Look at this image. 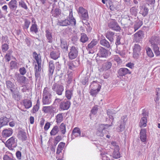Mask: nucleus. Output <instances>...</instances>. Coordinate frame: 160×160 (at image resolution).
Here are the masks:
<instances>
[{"mask_svg": "<svg viewBox=\"0 0 160 160\" xmlns=\"http://www.w3.org/2000/svg\"><path fill=\"white\" fill-rule=\"evenodd\" d=\"M127 120V116H124L121 117V119L118 122L116 129L118 132L123 131L125 128L126 122Z\"/></svg>", "mask_w": 160, "mask_h": 160, "instance_id": "1", "label": "nucleus"}, {"mask_svg": "<svg viewBox=\"0 0 160 160\" xmlns=\"http://www.w3.org/2000/svg\"><path fill=\"white\" fill-rule=\"evenodd\" d=\"M148 116L146 111L144 109L142 110V113L140 115L141 119L139 123V126L141 127H144L146 126Z\"/></svg>", "mask_w": 160, "mask_h": 160, "instance_id": "2", "label": "nucleus"}, {"mask_svg": "<svg viewBox=\"0 0 160 160\" xmlns=\"http://www.w3.org/2000/svg\"><path fill=\"white\" fill-rule=\"evenodd\" d=\"M52 89L57 94L60 96L62 94L64 91V87L61 84L55 83L52 86Z\"/></svg>", "mask_w": 160, "mask_h": 160, "instance_id": "3", "label": "nucleus"}, {"mask_svg": "<svg viewBox=\"0 0 160 160\" xmlns=\"http://www.w3.org/2000/svg\"><path fill=\"white\" fill-rule=\"evenodd\" d=\"M112 124V122L110 125H108V124H101L100 125L97 129L96 132L97 135L100 137L103 136L104 134V131H105V128L111 126Z\"/></svg>", "mask_w": 160, "mask_h": 160, "instance_id": "4", "label": "nucleus"}, {"mask_svg": "<svg viewBox=\"0 0 160 160\" xmlns=\"http://www.w3.org/2000/svg\"><path fill=\"white\" fill-rule=\"evenodd\" d=\"M78 12V14L80 15L82 20H86L88 18V15L87 10L82 7H79Z\"/></svg>", "mask_w": 160, "mask_h": 160, "instance_id": "5", "label": "nucleus"}, {"mask_svg": "<svg viewBox=\"0 0 160 160\" xmlns=\"http://www.w3.org/2000/svg\"><path fill=\"white\" fill-rule=\"evenodd\" d=\"M98 43V41L96 39H93L86 47L87 50L88 51V53H93L94 52V48Z\"/></svg>", "mask_w": 160, "mask_h": 160, "instance_id": "6", "label": "nucleus"}, {"mask_svg": "<svg viewBox=\"0 0 160 160\" xmlns=\"http://www.w3.org/2000/svg\"><path fill=\"white\" fill-rule=\"evenodd\" d=\"M78 54V48L73 46L71 47L70 49V51L68 53V56L70 59H73L77 57Z\"/></svg>", "mask_w": 160, "mask_h": 160, "instance_id": "7", "label": "nucleus"}, {"mask_svg": "<svg viewBox=\"0 0 160 160\" xmlns=\"http://www.w3.org/2000/svg\"><path fill=\"white\" fill-rule=\"evenodd\" d=\"M108 51L103 47L100 46L97 55L102 58H106L108 56Z\"/></svg>", "mask_w": 160, "mask_h": 160, "instance_id": "8", "label": "nucleus"}, {"mask_svg": "<svg viewBox=\"0 0 160 160\" xmlns=\"http://www.w3.org/2000/svg\"><path fill=\"white\" fill-rule=\"evenodd\" d=\"M141 48L140 45L135 44L133 49V56L135 59H137L140 54Z\"/></svg>", "mask_w": 160, "mask_h": 160, "instance_id": "9", "label": "nucleus"}, {"mask_svg": "<svg viewBox=\"0 0 160 160\" xmlns=\"http://www.w3.org/2000/svg\"><path fill=\"white\" fill-rule=\"evenodd\" d=\"M71 105L70 102L68 100L65 99L61 102L59 105V108L61 110H64L68 109Z\"/></svg>", "mask_w": 160, "mask_h": 160, "instance_id": "10", "label": "nucleus"}, {"mask_svg": "<svg viewBox=\"0 0 160 160\" xmlns=\"http://www.w3.org/2000/svg\"><path fill=\"white\" fill-rule=\"evenodd\" d=\"M136 16H130L129 17L128 16V19H125L124 21V25L126 27L130 26V25H132L136 20Z\"/></svg>", "mask_w": 160, "mask_h": 160, "instance_id": "11", "label": "nucleus"}, {"mask_svg": "<svg viewBox=\"0 0 160 160\" xmlns=\"http://www.w3.org/2000/svg\"><path fill=\"white\" fill-rule=\"evenodd\" d=\"M109 28L114 30L119 31L121 28L118 23L115 21H112L109 22L108 24Z\"/></svg>", "mask_w": 160, "mask_h": 160, "instance_id": "12", "label": "nucleus"}, {"mask_svg": "<svg viewBox=\"0 0 160 160\" xmlns=\"http://www.w3.org/2000/svg\"><path fill=\"white\" fill-rule=\"evenodd\" d=\"M144 35L142 31H139L134 34V41L137 42H138L144 37Z\"/></svg>", "mask_w": 160, "mask_h": 160, "instance_id": "13", "label": "nucleus"}, {"mask_svg": "<svg viewBox=\"0 0 160 160\" xmlns=\"http://www.w3.org/2000/svg\"><path fill=\"white\" fill-rule=\"evenodd\" d=\"M15 138L13 137H11L6 142V145L9 149H12V148L15 147L14 145L15 143Z\"/></svg>", "mask_w": 160, "mask_h": 160, "instance_id": "14", "label": "nucleus"}, {"mask_svg": "<svg viewBox=\"0 0 160 160\" xmlns=\"http://www.w3.org/2000/svg\"><path fill=\"white\" fill-rule=\"evenodd\" d=\"M13 130L12 128H9L3 130L2 132V136L3 138H7L11 136L12 134Z\"/></svg>", "mask_w": 160, "mask_h": 160, "instance_id": "15", "label": "nucleus"}, {"mask_svg": "<svg viewBox=\"0 0 160 160\" xmlns=\"http://www.w3.org/2000/svg\"><path fill=\"white\" fill-rule=\"evenodd\" d=\"M81 132L79 128H75L72 130L71 138L72 139L81 136Z\"/></svg>", "mask_w": 160, "mask_h": 160, "instance_id": "16", "label": "nucleus"}, {"mask_svg": "<svg viewBox=\"0 0 160 160\" xmlns=\"http://www.w3.org/2000/svg\"><path fill=\"white\" fill-rule=\"evenodd\" d=\"M146 131L145 129H142L140 132V138L141 141L144 143L146 142L147 140Z\"/></svg>", "mask_w": 160, "mask_h": 160, "instance_id": "17", "label": "nucleus"}, {"mask_svg": "<svg viewBox=\"0 0 160 160\" xmlns=\"http://www.w3.org/2000/svg\"><path fill=\"white\" fill-rule=\"evenodd\" d=\"M118 73L119 76H123L127 74H130L131 72L127 68H121L119 69Z\"/></svg>", "mask_w": 160, "mask_h": 160, "instance_id": "18", "label": "nucleus"}, {"mask_svg": "<svg viewBox=\"0 0 160 160\" xmlns=\"http://www.w3.org/2000/svg\"><path fill=\"white\" fill-rule=\"evenodd\" d=\"M16 77L17 81L20 83H26V82L28 80L25 77L21 75L19 73L16 74Z\"/></svg>", "mask_w": 160, "mask_h": 160, "instance_id": "19", "label": "nucleus"}, {"mask_svg": "<svg viewBox=\"0 0 160 160\" xmlns=\"http://www.w3.org/2000/svg\"><path fill=\"white\" fill-rule=\"evenodd\" d=\"M17 1L16 0H11L8 3L9 8L12 11H15L17 7Z\"/></svg>", "mask_w": 160, "mask_h": 160, "instance_id": "20", "label": "nucleus"}, {"mask_svg": "<svg viewBox=\"0 0 160 160\" xmlns=\"http://www.w3.org/2000/svg\"><path fill=\"white\" fill-rule=\"evenodd\" d=\"M5 37H4V38H2L3 40L2 41L1 48L2 51L3 52H5L9 48L8 45L7 43V42H8V40L7 39L4 41L3 39V38L5 39Z\"/></svg>", "mask_w": 160, "mask_h": 160, "instance_id": "21", "label": "nucleus"}, {"mask_svg": "<svg viewBox=\"0 0 160 160\" xmlns=\"http://www.w3.org/2000/svg\"><path fill=\"white\" fill-rule=\"evenodd\" d=\"M55 69V67L54 64V62L52 60H51L49 62L48 71L49 72V77H51L53 74Z\"/></svg>", "mask_w": 160, "mask_h": 160, "instance_id": "22", "label": "nucleus"}, {"mask_svg": "<svg viewBox=\"0 0 160 160\" xmlns=\"http://www.w3.org/2000/svg\"><path fill=\"white\" fill-rule=\"evenodd\" d=\"M115 33L111 31H108L105 33V36L111 42H113Z\"/></svg>", "mask_w": 160, "mask_h": 160, "instance_id": "23", "label": "nucleus"}, {"mask_svg": "<svg viewBox=\"0 0 160 160\" xmlns=\"http://www.w3.org/2000/svg\"><path fill=\"white\" fill-rule=\"evenodd\" d=\"M54 109L52 106H44L42 108V111L45 113H51L53 112Z\"/></svg>", "mask_w": 160, "mask_h": 160, "instance_id": "24", "label": "nucleus"}, {"mask_svg": "<svg viewBox=\"0 0 160 160\" xmlns=\"http://www.w3.org/2000/svg\"><path fill=\"white\" fill-rule=\"evenodd\" d=\"M45 36L48 40V42L50 43H52L53 42V38L52 33L49 30L47 29L45 31Z\"/></svg>", "mask_w": 160, "mask_h": 160, "instance_id": "25", "label": "nucleus"}, {"mask_svg": "<svg viewBox=\"0 0 160 160\" xmlns=\"http://www.w3.org/2000/svg\"><path fill=\"white\" fill-rule=\"evenodd\" d=\"M100 43L107 48H111L110 43L105 38H101L100 41Z\"/></svg>", "mask_w": 160, "mask_h": 160, "instance_id": "26", "label": "nucleus"}, {"mask_svg": "<svg viewBox=\"0 0 160 160\" xmlns=\"http://www.w3.org/2000/svg\"><path fill=\"white\" fill-rule=\"evenodd\" d=\"M9 122V118L6 117H2L0 118V129L3 126L7 125Z\"/></svg>", "mask_w": 160, "mask_h": 160, "instance_id": "27", "label": "nucleus"}, {"mask_svg": "<svg viewBox=\"0 0 160 160\" xmlns=\"http://www.w3.org/2000/svg\"><path fill=\"white\" fill-rule=\"evenodd\" d=\"M11 92L12 93V97L14 99L17 101H18L21 99L22 96L20 94L19 92L18 91H15L13 90Z\"/></svg>", "mask_w": 160, "mask_h": 160, "instance_id": "28", "label": "nucleus"}, {"mask_svg": "<svg viewBox=\"0 0 160 160\" xmlns=\"http://www.w3.org/2000/svg\"><path fill=\"white\" fill-rule=\"evenodd\" d=\"M61 48L65 51H67L68 48V44L66 40L63 38L60 39Z\"/></svg>", "mask_w": 160, "mask_h": 160, "instance_id": "29", "label": "nucleus"}, {"mask_svg": "<svg viewBox=\"0 0 160 160\" xmlns=\"http://www.w3.org/2000/svg\"><path fill=\"white\" fill-rule=\"evenodd\" d=\"M151 46L153 48L154 52L157 56H158L160 55V52L159 51V48L158 45L152 42H151Z\"/></svg>", "mask_w": 160, "mask_h": 160, "instance_id": "30", "label": "nucleus"}, {"mask_svg": "<svg viewBox=\"0 0 160 160\" xmlns=\"http://www.w3.org/2000/svg\"><path fill=\"white\" fill-rule=\"evenodd\" d=\"M73 89L71 88L70 89H66L65 91V97L68 100H70L73 95Z\"/></svg>", "mask_w": 160, "mask_h": 160, "instance_id": "31", "label": "nucleus"}, {"mask_svg": "<svg viewBox=\"0 0 160 160\" xmlns=\"http://www.w3.org/2000/svg\"><path fill=\"white\" fill-rule=\"evenodd\" d=\"M113 154V157L114 158H118L120 157L119 147L118 145H116Z\"/></svg>", "mask_w": 160, "mask_h": 160, "instance_id": "32", "label": "nucleus"}, {"mask_svg": "<svg viewBox=\"0 0 160 160\" xmlns=\"http://www.w3.org/2000/svg\"><path fill=\"white\" fill-rule=\"evenodd\" d=\"M135 22H136L134 25V31L138 29L142 24V21L139 20L138 17L136 18V20Z\"/></svg>", "mask_w": 160, "mask_h": 160, "instance_id": "33", "label": "nucleus"}, {"mask_svg": "<svg viewBox=\"0 0 160 160\" xmlns=\"http://www.w3.org/2000/svg\"><path fill=\"white\" fill-rule=\"evenodd\" d=\"M6 85L7 88L9 89L11 92H12L15 88V86L14 84L9 80L6 82Z\"/></svg>", "mask_w": 160, "mask_h": 160, "instance_id": "34", "label": "nucleus"}, {"mask_svg": "<svg viewBox=\"0 0 160 160\" xmlns=\"http://www.w3.org/2000/svg\"><path fill=\"white\" fill-rule=\"evenodd\" d=\"M32 56L36 60L37 63H41V56L40 54H38L36 52H34L32 53Z\"/></svg>", "mask_w": 160, "mask_h": 160, "instance_id": "35", "label": "nucleus"}, {"mask_svg": "<svg viewBox=\"0 0 160 160\" xmlns=\"http://www.w3.org/2000/svg\"><path fill=\"white\" fill-rule=\"evenodd\" d=\"M42 96V102L43 105L49 104L51 102V98L45 96Z\"/></svg>", "mask_w": 160, "mask_h": 160, "instance_id": "36", "label": "nucleus"}, {"mask_svg": "<svg viewBox=\"0 0 160 160\" xmlns=\"http://www.w3.org/2000/svg\"><path fill=\"white\" fill-rule=\"evenodd\" d=\"M112 66V63L110 62H107L104 63L102 66L103 70H107L110 69Z\"/></svg>", "mask_w": 160, "mask_h": 160, "instance_id": "37", "label": "nucleus"}, {"mask_svg": "<svg viewBox=\"0 0 160 160\" xmlns=\"http://www.w3.org/2000/svg\"><path fill=\"white\" fill-rule=\"evenodd\" d=\"M148 8L144 6L142 7L139 13L142 14L143 16L145 17L148 15Z\"/></svg>", "mask_w": 160, "mask_h": 160, "instance_id": "38", "label": "nucleus"}, {"mask_svg": "<svg viewBox=\"0 0 160 160\" xmlns=\"http://www.w3.org/2000/svg\"><path fill=\"white\" fill-rule=\"evenodd\" d=\"M23 103L26 108L28 109L32 106V102L29 100L24 99L23 100Z\"/></svg>", "mask_w": 160, "mask_h": 160, "instance_id": "39", "label": "nucleus"}, {"mask_svg": "<svg viewBox=\"0 0 160 160\" xmlns=\"http://www.w3.org/2000/svg\"><path fill=\"white\" fill-rule=\"evenodd\" d=\"M89 38L87 35L84 33H82L81 34V37L80 41L83 43H84L88 40Z\"/></svg>", "mask_w": 160, "mask_h": 160, "instance_id": "40", "label": "nucleus"}, {"mask_svg": "<svg viewBox=\"0 0 160 160\" xmlns=\"http://www.w3.org/2000/svg\"><path fill=\"white\" fill-rule=\"evenodd\" d=\"M42 96L51 98L52 94L50 92V89L49 88L47 87L44 88L43 91Z\"/></svg>", "mask_w": 160, "mask_h": 160, "instance_id": "41", "label": "nucleus"}, {"mask_svg": "<svg viewBox=\"0 0 160 160\" xmlns=\"http://www.w3.org/2000/svg\"><path fill=\"white\" fill-rule=\"evenodd\" d=\"M90 87L91 88H93L94 89H97V88L100 89L101 88L100 85L98 82L97 81H93L92 82Z\"/></svg>", "mask_w": 160, "mask_h": 160, "instance_id": "42", "label": "nucleus"}, {"mask_svg": "<svg viewBox=\"0 0 160 160\" xmlns=\"http://www.w3.org/2000/svg\"><path fill=\"white\" fill-rule=\"evenodd\" d=\"M30 31L31 32L37 33L38 32V29L37 25L35 23V22L32 25L30 28Z\"/></svg>", "mask_w": 160, "mask_h": 160, "instance_id": "43", "label": "nucleus"}, {"mask_svg": "<svg viewBox=\"0 0 160 160\" xmlns=\"http://www.w3.org/2000/svg\"><path fill=\"white\" fill-rule=\"evenodd\" d=\"M65 145V143L64 142H60L58 146L56 153L59 154L61 152Z\"/></svg>", "mask_w": 160, "mask_h": 160, "instance_id": "44", "label": "nucleus"}, {"mask_svg": "<svg viewBox=\"0 0 160 160\" xmlns=\"http://www.w3.org/2000/svg\"><path fill=\"white\" fill-rule=\"evenodd\" d=\"M58 23L60 25L62 26H67L70 25L71 23L70 21L67 19L59 21Z\"/></svg>", "mask_w": 160, "mask_h": 160, "instance_id": "45", "label": "nucleus"}, {"mask_svg": "<svg viewBox=\"0 0 160 160\" xmlns=\"http://www.w3.org/2000/svg\"><path fill=\"white\" fill-rule=\"evenodd\" d=\"M12 50H9L5 56V58L6 61L8 62L9 61L12 57Z\"/></svg>", "mask_w": 160, "mask_h": 160, "instance_id": "46", "label": "nucleus"}, {"mask_svg": "<svg viewBox=\"0 0 160 160\" xmlns=\"http://www.w3.org/2000/svg\"><path fill=\"white\" fill-rule=\"evenodd\" d=\"M62 114V113H59L56 116V122L57 124L60 123L63 120Z\"/></svg>", "mask_w": 160, "mask_h": 160, "instance_id": "47", "label": "nucleus"}, {"mask_svg": "<svg viewBox=\"0 0 160 160\" xmlns=\"http://www.w3.org/2000/svg\"><path fill=\"white\" fill-rule=\"evenodd\" d=\"M24 23L22 26L24 30H27L28 28L31 23L30 20L25 18L24 19Z\"/></svg>", "mask_w": 160, "mask_h": 160, "instance_id": "48", "label": "nucleus"}, {"mask_svg": "<svg viewBox=\"0 0 160 160\" xmlns=\"http://www.w3.org/2000/svg\"><path fill=\"white\" fill-rule=\"evenodd\" d=\"M68 17L71 23L73 24L74 25H75L76 24V21L75 19L73 17L72 11V10L71 9L69 10V14Z\"/></svg>", "mask_w": 160, "mask_h": 160, "instance_id": "49", "label": "nucleus"}, {"mask_svg": "<svg viewBox=\"0 0 160 160\" xmlns=\"http://www.w3.org/2000/svg\"><path fill=\"white\" fill-rule=\"evenodd\" d=\"M59 129L61 133L64 134L66 132V124L64 123H62L59 126Z\"/></svg>", "mask_w": 160, "mask_h": 160, "instance_id": "50", "label": "nucleus"}, {"mask_svg": "<svg viewBox=\"0 0 160 160\" xmlns=\"http://www.w3.org/2000/svg\"><path fill=\"white\" fill-rule=\"evenodd\" d=\"M51 58L54 60H56L59 57V54L58 52L55 51H52L50 53Z\"/></svg>", "mask_w": 160, "mask_h": 160, "instance_id": "51", "label": "nucleus"}, {"mask_svg": "<svg viewBox=\"0 0 160 160\" xmlns=\"http://www.w3.org/2000/svg\"><path fill=\"white\" fill-rule=\"evenodd\" d=\"M18 137L19 138L21 139L22 140H25L27 138L26 133L22 131H21L19 132Z\"/></svg>", "mask_w": 160, "mask_h": 160, "instance_id": "52", "label": "nucleus"}, {"mask_svg": "<svg viewBox=\"0 0 160 160\" xmlns=\"http://www.w3.org/2000/svg\"><path fill=\"white\" fill-rule=\"evenodd\" d=\"M10 67L11 69L17 68L18 67V64L15 61H11L10 63Z\"/></svg>", "mask_w": 160, "mask_h": 160, "instance_id": "53", "label": "nucleus"}, {"mask_svg": "<svg viewBox=\"0 0 160 160\" xmlns=\"http://www.w3.org/2000/svg\"><path fill=\"white\" fill-rule=\"evenodd\" d=\"M75 62L74 61H70L68 63V68L71 70H73L75 68L76 66L75 65Z\"/></svg>", "mask_w": 160, "mask_h": 160, "instance_id": "54", "label": "nucleus"}, {"mask_svg": "<svg viewBox=\"0 0 160 160\" xmlns=\"http://www.w3.org/2000/svg\"><path fill=\"white\" fill-rule=\"evenodd\" d=\"M59 128L58 126H54L51 131L50 133L51 135L54 136L59 132Z\"/></svg>", "mask_w": 160, "mask_h": 160, "instance_id": "55", "label": "nucleus"}, {"mask_svg": "<svg viewBox=\"0 0 160 160\" xmlns=\"http://www.w3.org/2000/svg\"><path fill=\"white\" fill-rule=\"evenodd\" d=\"M19 6L25 10L28 9V7L24 0H20L18 2Z\"/></svg>", "mask_w": 160, "mask_h": 160, "instance_id": "56", "label": "nucleus"}, {"mask_svg": "<svg viewBox=\"0 0 160 160\" xmlns=\"http://www.w3.org/2000/svg\"><path fill=\"white\" fill-rule=\"evenodd\" d=\"M107 7H109V8L112 11H113L115 9V7L113 5V2L111 0H108L106 3Z\"/></svg>", "mask_w": 160, "mask_h": 160, "instance_id": "57", "label": "nucleus"}, {"mask_svg": "<svg viewBox=\"0 0 160 160\" xmlns=\"http://www.w3.org/2000/svg\"><path fill=\"white\" fill-rule=\"evenodd\" d=\"M3 160H14L12 154H9V155H4L3 157Z\"/></svg>", "mask_w": 160, "mask_h": 160, "instance_id": "58", "label": "nucleus"}, {"mask_svg": "<svg viewBox=\"0 0 160 160\" xmlns=\"http://www.w3.org/2000/svg\"><path fill=\"white\" fill-rule=\"evenodd\" d=\"M54 8V7H53V9L52 10L51 12L53 13L54 12V14L53 15L54 17H58L59 15H60L61 12L60 11V10L58 8H56L54 11H53V10Z\"/></svg>", "mask_w": 160, "mask_h": 160, "instance_id": "59", "label": "nucleus"}, {"mask_svg": "<svg viewBox=\"0 0 160 160\" xmlns=\"http://www.w3.org/2000/svg\"><path fill=\"white\" fill-rule=\"evenodd\" d=\"M146 52L148 56L150 58L153 57L154 54L151 50L149 47H148L146 49Z\"/></svg>", "mask_w": 160, "mask_h": 160, "instance_id": "60", "label": "nucleus"}, {"mask_svg": "<svg viewBox=\"0 0 160 160\" xmlns=\"http://www.w3.org/2000/svg\"><path fill=\"white\" fill-rule=\"evenodd\" d=\"M137 10L135 7H133L130 9V12L132 15L136 16L138 13Z\"/></svg>", "mask_w": 160, "mask_h": 160, "instance_id": "61", "label": "nucleus"}, {"mask_svg": "<svg viewBox=\"0 0 160 160\" xmlns=\"http://www.w3.org/2000/svg\"><path fill=\"white\" fill-rule=\"evenodd\" d=\"M91 90L90 91L91 94L93 96L97 94L100 90V89L97 88V89L91 88Z\"/></svg>", "mask_w": 160, "mask_h": 160, "instance_id": "62", "label": "nucleus"}, {"mask_svg": "<svg viewBox=\"0 0 160 160\" xmlns=\"http://www.w3.org/2000/svg\"><path fill=\"white\" fill-rule=\"evenodd\" d=\"M107 113L109 118L110 119H112L113 121L114 118H113V116H112L113 114V111L111 110L108 109L107 110Z\"/></svg>", "mask_w": 160, "mask_h": 160, "instance_id": "63", "label": "nucleus"}, {"mask_svg": "<svg viewBox=\"0 0 160 160\" xmlns=\"http://www.w3.org/2000/svg\"><path fill=\"white\" fill-rule=\"evenodd\" d=\"M39 108V104L37 103L36 105L34 106L33 108L32 111L33 113H36L38 111Z\"/></svg>", "mask_w": 160, "mask_h": 160, "instance_id": "64", "label": "nucleus"}]
</instances>
